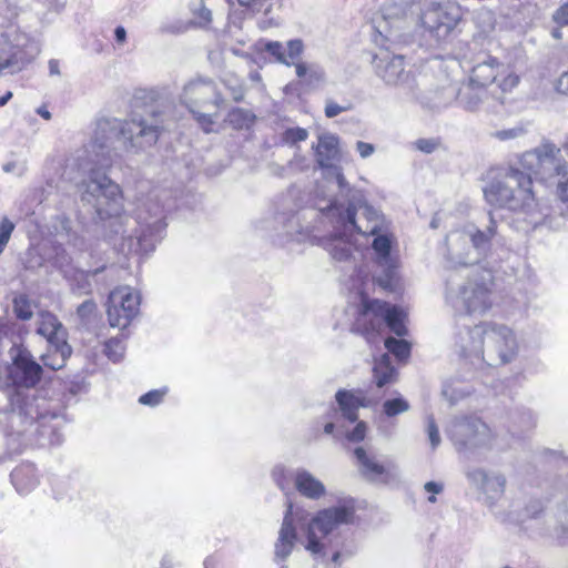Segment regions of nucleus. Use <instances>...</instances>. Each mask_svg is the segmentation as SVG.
<instances>
[{
  "label": "nucleus",
  "mask_w": 568,
  "mask_h": 568,
  "mask_svg": "<svg viewBox=\"0 0 568 568\" xmlns=\"http://www.w3.org/2000/svg\"><path fill=\"white\" fill-rule=\"evenodd\" d=\"M334 427H335V426H334V424H333V423H327V424L324 426V432H325L326 434H332V433H333V430H334Z\"/></svg>",
  "instance_id": "69168bd1"
},
{
  "label": "nucleus",
  "mask_w": 568,
  "mask_h": 568,
  "mask_svg": "<svg viewBox=\"0 0 568 568\" xmlns=\"http://www.w3.org/2000/svg\"><path fill=\"white\" fill-rule=\"evenodd\" d=\"M556 90L559 93L568 95V71L564 72L560 78L557 80Z\"/></svg>",
  "instance_id": "5fc2aeb1"
},
{
  "label": "nucleus",
  "mask_w": 568,
  "mask_h": 568,
  "mask_svg": "<svg viewBox=\"0 0 568 568\" xmlns=\"http://www.w3.org/2000/svg\"><path fill=\"white\" fill-rule=\"evenodd\" d=\"M454 101L458 103V85L447 82L436 89L427 98V103L433 109H442L450 105Z\"/></svg>",
  "instance_id": "2f4dec72"
},
{
  "label": "nucleus",
  "mask_w": 568,
  "mask_h": 568,
  "mask_svg": "<svg viewBox=\"0 0 568 568\" xmlns=\"http://www.w3.org/2000/svg\"><path fill=\"white\" fill-rule=\"evenodd\" d=\"M519 353L514 329L505 324L487 322L481 363L498 366L511 363Z\"/></svg>",
  "instance_id": "9b49d317"
},
{
  "label": "nucleus",
  "mask_w": 568,
  "mask_h": 568,
  "mask_svg": "<svg viewBox=\"0 0 568 568\" xmlns=\"http://www.w3.org/2000/svg\"><path fill=\"white\" fill-rule=\"evenodd\" d=\"M37 112H38V114H40L45 120H50L51 119V113L47 109H44V108H39Z\"/></svg>",
  "instance_id": "0e129e2a"
},
{
  "label": "nucleus",
  "mask_w": 568,
  "mask_h": 568,
  "mask_svg": "<svg viewBox=\"0 0 568 568\" xmlns=\"http://www.w3.org/2000/svg\"><path fill=\"white\" fill-rule=\"evenodd\" d=\"M396 377L397 372L392 365L389 356L387 354L382 355L381 358L375 362L373 367V378L375 385L378 388H382L386 385L395 383Z\"/></svg>",
  "instance_id": "7c9ffc66"
},
{
  "label": "nucleus",
  "mask_w": 568,
  "mask_h": 568,
  "mask_svg": "<svg viewBox=\"0 0 568 568\" xmlns=\"http://www.w3.org/2000/svg\"><path fill=\"white\" fill-rule=\"evenodd\" d=\"M326 214L352 234L356 232L363 236H371L388 231L384 215L366 203L362 191L353 187L338 193L327 206Z\"/></svg>",
  "instance_id": "20e7f679"
},
{
  "label": "nucleus",
  "mask_w": 568,
  "mask_h": 568,
  "mask_svg": "<svg viewBox=\"0 0 568 568\" xmlns=\"http://www.w3.org/2000/svg\"><path fill=\"white\" fill-rule=\"evenodd\" d=\"M560 149L549 140L519 155L520 168L509 165L484 189L486 202L514 212L515 227L529 232L545 223L548 214L539 207L532 191L531 174L550 189L568 210V166L559 159Z\"/></svg>",
  "instance_id": "f03ea898"
},
{
  "label": "nucleus",
  "mask_w": 568,
  "mask_h": 568,
  "mask_svg": "<svg viewBox=\"0 0 568 568\" xmlns=\"http://www.w3.org/2000/svg\"><path fill=\"white\" fill-rule=\"evenodd\" d=\"M14 227V224L8 217L0 221V253L8 244Z\"/></svg>",
  "instance_id": "a19ab883"
},
{
  "label": "nucleus",
  "mask_w": 568,
  "mask_h": 568,
  "mask_svg": "<svg viewBox=\"0 0 568 568\" xmlns=\"http://www.w3.org/2000/svg\"><path fill=\"white\" fill-rule=\"evenodd\" d=\"M313 149L320 168L328 170L329 173H332L337 184L338 193H344V191L351 186L345 180L341 166L337 165V162L341 160L338 136L328 132L322 133L318 135L317 144L313 145Z\"/></svg>",
  "instance_id": "6ab92c4d"
},
{
  "label": "nucleus",
  "mask_w": 568,
  "mask_h": 568,
  "mask_svg": "<svg viewBox=\"0 0 568 568\" xmlns=\"http://www.w3.org/2000/svg\"><path fill=\"white\" fill-rule=\"evenodd\" d=\"M462 8L457 4H428L422 13L423 26L438 41L445 40L462 20Z\"/></svg>",
  "instance_id": "a211bd4d"
},
{
  "label": "nucleus",
  "mask_w": 568,
  "mask_h": 568,
  "mask_svg": "<svg viewBox=\"0 0 568 568\" xmlns=\"http://www.w3.org/2000/svg\"><path fill=\"white\" fill-rule=\"evenodd\" d=\"M339 557H341V554L338 551L334 552L333 556H332V561L334 564H338L339 562Z\"/></svg>",
  "instance_id": "774afa93"
},
{
  "label": "nucleus",
  "mask_w": 568,
  "mask_h": 568,
  "mask_svg": "<svg viewBox=\"0 0 568 568\" xmlns=\"http://www.w3.org/2000/svg\"><path fill=\"white\" fill-rule=\"evenodd\" d=\"M162 128L155 113L148 118L133 114L124 121H97L91 142L75 162L78 169L87 175L79 186L81 201L101 221L118 219L124 211L120 185L105 174V170L112 166L118 156V149L123 148L131 152L144 150L158 141Z\"/></svg>",
  "instance_id": "f257e3e1"
},
{
  "label": "nucleus",
  "mask_w": 568,
  "mask_h": 568,
  "mask_svg": "<svg viewBox=\"0 0 568 568\" xmlns=\"http://www.w3.org/2000/svg\"><path fill=\"white\" fill-rule=\"evenodd\" d=\"M124 352L125 346L121 338H111L105 343L104 353L112 362L122 359Z\"/></svg>",
  "instance_id": "f704fd0d"
},
{
  "label": "nucleus",
  "mask_w": 568,
  "mask_h": 568,
  "mask_svg": "<svg viewBox=\"0 0 568 568\" xmlns=\"http://www.w3.org/2000/svg\"><path fill=\"white\" fill-rule=\"evenodd\" d=\"M448 435L458 450L481 455L503 450L499 437L478 417H460L452 422Z\"/></svg>",
  "instance_id": "6e6552de"
},
{
  "label": "nucleus",
  "mask_w": 568,
  "mask_h": 568,
  "mask_svg": "<svg viewBox=\"0 0 568 568\" xmlns=\"http://www.w3.org/2000/svg\"><path fill=\"white\" fill-rule=\"evenodd\" d=\"M506 98L485 87L464 81L458 85V105L467 112H498Z\"/></svg>",
  "instance_id": "dca6fc26"
},
{
  "label": "nucleus",
  "mask_w": 568,
  "mask_h": 568,
  "mask_svg": "<svg viewBox=\"0 0 568 568\" xmlns=\"http://www.w3.org/2000/svg\"><path fill=\"white\" fill-rule=\"evenodd\" d=\"M181 101L194 115L204 132H211L217 116L216 110L223 103L215 84L209 79L191 80L183 89Z\"/></svg>",
  "instance_id": "1a4fd4ad"
},
{
  "label": "nucleus",
  "mask_w": 568,
  "mask_h": 568,
  "mask_svg": "<svg viewBox=\"0 0 568 568\" xmlns=\"http://www.w3.org/2000/svg\"><path fill=\"white\" fill-rule=\"evenodd\" d=\"M367 426L364 422H358L354 429L347 434V439L351 442H362L366 436Z\"/></svg>",
  "instance_id": "a18cd8bd"
},
{
  "label": "nucleus",
  "mask_w": 568,
  "mask_h": 568,
  "mask_svg": "<svg viewBox=\"0 0 568 568\" xmlns=\"http://www.w3.org/2000/svg\"><path fill=\"white\" fill-rule=\"evenodd\" d=\"M197 17L201 21H203L205 24L210 23L212 21V12L206 7H201Z\"/></svg>",
  "instance_id": "13d9d810"
},
{
  "label": "nucleus",
  "mask_w": 568,
  "mask_h": 568,
  "mask_svg": "<svg viewBox=\"0 0 568 568\" xmlns=\"http://www.w3.org/2000/svg\"><path fill=\"white\" fill-rule=\"evenodd\" d=\"M263 49L275 58V60L286 67L294 64V60L300 59L304 51V43L301 39H293L286 42V47L278 41L264 42Z\"/></svg>",
  "instance_id": "393cba45"
},
{
  "label": "nucleus",
  "mask_w": 568,
  "mask_h": 568,
  "mask_svg": "<svg viewBox=\"0 0 568 568\" xmlns=\"http://www.w3.org/2000/svg\"><path fill=\"white\" fill-rule=\"evenodd\" d=\"M468 80H470L471 83H477L487 89L495 84L491 91L507 99V95L518 87L520 78L497 58L487 55L481 61H477L474 64Z\"/></svg>",
  "instance_id": "f8f14e48"
},
{
  "label": "nucleus",
  "mask_w": 568,
  "mask_h": 568,
  "mask_svg": "<svg viewBox=\"0 0 568 568\" xmlns=\"http://www.w3.org/2000/svg\"><path fill=\"white\" fill-rule=\"evenodd\" d=\"M552 19L558 24L568 26V1L555 11Z\"/></svg>",
  "instance_id": "09e8293b"
},
{
  "label": "nucleus",
  "mask_w": 568,
  "mask_h": 568,
  "mask_svg": "<svg viewBox=\"0 0 568 568\" xmlns=\"http://www.w3.org/2000/svg\"><path fill=\"white\" fill-rule=\"evenodd\" d=\"M427 435L430 442L432 449H436L440 444V435L435 419L429 416L427 418Z\"/></svg>",
  "instance_id": "37998d69"
},
{
  "label": "nucleus",
  "mask_w": 568,
  "mask_h": 568,
  "mask_svg": "<svg viewBox=\"0 0 568 568\" xmlns=\"http://www.w3.org/2000/svg\"><path fill=\"white\" fill-rule=\"evenodd\" d=\"M333 232L322 240L324 250L331 257L337 262H346L353 256L356 246L353 241V234L349 230H344L341 224L331 219Z\"/></svg>",
  "instance_id": "4be33fe9"
},
{
  "label": "nucleus",
  "mask_w": 568,
  "mask_h": 568,
  "mask_svg": "<svg viewBox=\"0 0 568 568\" xmlns=\"http://www.w3.org/2000/svg\"><path fill=\"white\" fill-rule=\"evenodd\" d=\"M493 276L489 272L468 277L459 283L452 274L446 281L445 301L456 312L484 315L493 306Z\"/></svg>",
  "instance_id": "423d86ee"
},
{
  "label": "nucleus",
  "mask_w": 568,
  "mask_h": 568,
  "mask_svg": "<svg viewBox=\"0 0 568 568\" xmlns=\"http://www.w3.org/2000/svg\"><path fill=\"white\" fill-rule=\"evenodd\" d=\"M292 505H288L284 516L278 537L275 542V558L276 560H286L293 551L297 538L296 529L293 524Z\"/></svg>",
  "instance_id": "b1692460"
},
{
  "label": "nucleus",
  "mask_w": 568,
  "mask_h": 568,
  "mask_svg": "<svg viewBox=\"0 0 568 568\" xmlns=\"http://www.w3.org/2000/svg\"><path fill=\"white\" fill-rule=\"evenodd\" d=\"M136 222L141 232L136 235V245L140 250H148L154 246V237L164 230V209L155 199H148L138 206Z\"/></svg>",
  "instance_id": "f3484780"
},
{
  "label": "nucleus",
  "mask_w": 568,
  "mask_h": 568,
  "mask_svg": "<svg viewBox=\"0 0 568 568\" xmlns=\"http://www.w3.org/2000/svg\"><path fill=\"white\" fill-rule=\"evenodd\" d=\"M284 468L282 467H276L274 470H273V478L274 480L276 481L277 486L284 490L285 489V485H284V481H283V477H284Z\"/></svg>",
  "instance_id": "6e6d98bb"
},
{
  "label": "nucleus",
  "mask_w": 568,
  "mask_h": 568,
  "mask_svg": "<svg viewBox=\"0 0 568 568\" xmlns=\"http://www.w3.org/2000/svg\"><path fill=\"white\" fill-rule=\"evenodd\" d=\"M494 516L497 520H499L503 524H514L518 525L523 523L527 517H530V514L521 515L517 514L516 511L510 510L509 513L506 511H499L494 510Z\"/></svg>",
  "instance_id": "4c0bfd02"
},
{
  "label": "nucleus",
  "mask_w": 568,
  "mask_h": 568,
  "mask_svg": "<svg viewBox=\"0 0 568 568\" xmlns=\"http://www.w3.org/2000/svg\"><path fill=\"white\" fill-rule=\"evenodd\" d=\"M373 63L375 74L386 87L396 88L409 98L416 95L417 83L413 73L405 69L403 55L385 52L375 55Z\"/></svg>",
  "instance_id": "ddd939ff"
},
{
  "label": "nucleus",
  "mask_w": 568,
  "mask_h": 568,
  "mask_svg": "<svg viewBox=\"0 0 568 568\" xmlns=\"http://www.w3.org/2000/svg\"><path fill=\"white\" fill-rule=\"evenodd\" d=\"M141 296L130 286L113 290L108 298L106 315L112 327L123 329L138 315Z\"/></svg>",
  "instance_id": "4468645a"
},
{
  "label": "nucleus",
  "mask_w": 568,
  "mask_h": 568,
  "mask_svg": "<svg viewBox=\"0 0 568 568\" xmlns=\"http://www.w3.org/2000/svg\"><path fill=\"white\" fill-rule=\"evenodd\" d=\"M95 303L91 300H88L79 305L77 313L82 320H89L90 316L95 312Z\"/></svg>",
  "instance_id": "49530a36"
},
{
  "label": "nucleus",
  "mask_w": 568,
  "mask_h": 568,
  "mask_svg": "<svg viewBox=\"0 0 568 568\" xmlns=\"http://www.w3.org/2000/svg\"><path fill=\"white\" fill-rule=\"evenodd\" d=\"M415 145L424 153H432L437 148V143L432 139H419L415 142Z\"/></svg>",
  "instance_id": "8fccbe9b"
},
{
  "label": "nucleus",
  "mask_w": 568,
  "mask_h": 568,
  "mask_svg": "<svg viewBox=\"0 0 568 568\" xmlns=\"http://www.w3.org/2000/svg\"><path fill=\"white\" fill-rule=\"evenodd\" d=\"M115 40L118 43L123 44L126 40V31L123 27L119 26L114 30Z\"/></svg>",
  "instance_id": "bf43d9fd"
},
{
  "label": "nucleus",
  "mask_w": 568,
  "mask_h": 568,
  "mask_svg": "<svg viewBox=\"0 0 568 568\" xmlns=\"http://www.w3.org/2000/svg\"><path fill=\"white\" fill-rule=\"evenodd\" d=\"M354 513L355 507L352 500L318 511L307 525L306 550L312 555H321L323 551L321 539L339 525L349 524L353 520Z\"/></svg>",
  "instance_id": "9d476101"
},
{
  "label": "nucleus",
  "mask_w": 568,
  "mask_h": 568,
  "mask_svg": "<svg viewBox=\"0 0 568 568\" xmlns=\"http://www.w3.org/2000/svg\"><path fill=\"white\" fill-rule=\"evenodd\" d=\"M358 469L363 476L375 480L387 473L386 466L381 464L376 456L367 454L363 447H357L354 452Z\"/></svg>",
  "instance_id": "c85d7f7f"
},
{
  "label": "nucleus",
  "mask_w": 568,
  "mask_h": 568,
  "mask_svg": "<svg viewBox=\"0 0 568 568\" xmlns=\"http://www.w3.org/2000/svg\"><path fill=\"white\" fill-rule=\"evenodd\" d=\"M348 110H349L348 105L343 106V105H339L336 102L329 100L326 102V105H325V115L327 118H335L338 114H341L342 112H345Z\"/></svg>",
  "instance_id": "de8ad7c7"
},
{
  "label": "nucleus",
  "mask_w": 568,
  "mask_h": 568,
  "mask_svg": "<svg viewBox=\"0 0 568 568\" xmlns=\"http://www.w3.org/2000/svg\"><path fill=\"white\" fill-rule=\"evenodd\" d=\"M50 75H60V63L55 59H51L48 63Z\"/></svg>",
  "instance_id": "052dcab7"
},
{
  "label": "nucleus",
  "mask_w": 568,
  "mask_h": 568,
  "mask_svg": "<svg viewBox=\"0 0 568 568\" xmlns=\"http://www.w3.org/2000/svg\"><path fill=\"white\" fill-rule=\"evenodd\" d=\"M295 72L298 78H304L308 72L310 77L314 79H322L323 72L318 69H308L307 64L304 62H297V60H294Z\"/></svg>",
  "instance_id": "c03bdc74"
},
{
  "label": "nucleus",
  "mask_w": 568,
  "mask_h": 568,
  "mask_svg": "<svg viewBox=\"0 0 568 568\" xmlns=\"http://www.w3.org/2000/svg\"><path fill=\"white\" fill-rule=\"evenodd\" d=\"M12 364L7 367V377H0V388L12 386L10 394L11 410L6 414L11 432L17 435L27 433L37 422L47 418L42 410L47 404L37 396L34 385L40 381L42 368L31 353L23 346L10 348Z\"/></svg>",
  "instance_id": "7ed1b4c3"
},
{
  "label": "nucleus",
  "mask_w": 568,
  "mask_h": 568,
  "mask_svg": "<svg viewBox=\"0 0 568 568\" xmlns=\"http://www.w3.org/2000/svg\"><path fill=\"white\" fill-rule=\"evenodd\" d=\"M466 477L471 487L479 493V499L494 510L505 494L506 476L499 470L474 467L466 471Z\"/></svg>",
  "instance_id": "2eb2a0df"
},
{
  "label": "nucleus",
  "mask_w": 568,
  "mask_h": 568,
  "mask_svg": "<svg viewBox=\"0 0 568 568\" xmlns=\"http://www.w3.org/2000/svg\"><path fill=\"white\" fill-rule=\"evenodd\" d=\"M335 399L343 417L352 423L357 420L361 407H369L373 404V400L359 388L339 389L335 394Z\"/></svg>",
  "instance_id": "5701e85b"
},
{
  "label": "nucleus",
  "mask_w": 568,
  "mask_h": 568,
  "mask_svg": "<svg viewBox=\"0 0 568 568\" xmlns=\"http://www.w3.org/2000/svg\"><path fill=\"white\" fill-rule=\"evenodd\" d=\"M372 248L383 274L376 277L377 284L386 291H395L397 286V265L390 255L392 240L386 232L373 235Z\"/></svg>",
  "instance_id": "aec40b11"
},
{
  "label": "nucleus",
  "mask_w": 568,
  "mask_h": 568,
  "mask_svg": "<svg viewBox=\"0 0 568 568\" xmlns=\"http://www.w3.org/2000/svg\"><path fill=\"white\" fill-rule=\"evenodd\" d=\"M11 481L19 494L31 493L39 485L37 469L32 464H21L11 473Z\"/></svg>",
  "instance_id": "cd10ccee"
},
{
  "label": "nucleus",
  "mask_w": 568,
  "mask_h": 568,
  "mask_svg": "<svg viewBox=\"0 0 568 568\" xmlns=\"http://www.w3.org/2000/svg\"><path fill=\"white\" fill-rule=\"evenodd\" d=\"M71 353V346L67 341L57 342L48 345V351L41 356V359L45 367L58 371L65 365V362L70 357Z\"/></svg>",
  "instance_id": "c756f323"
},
{
  "label": "nucleus",
  "mask_w": 568,
  "mask_h": 568,
  "mask_svg": "<svg viewBox=\"0 0 568 568\" xmlns=\"http://www.w3.org/2000/svg\"><path fill=\"white\" fill-rule=\"evenodd\" d=\"M409 403L403 397L387 399L383 404V412L387 417H395L399 414L408 412Z\"/></svg>",
  "instance_id": "473e14b6"
},
{
  "label": "nucleus",
  "mask_w": 568,
  "mask_h": 568,
  "mask_svg": "<svg viewBox=\"0 0 568 568\" xmlns=\"http://www.w3.org/2000/svg\"><path fill=\"white\" fill-rule=\"evenodd\" d=\"M385 347L398 359L407 358L410 353V346L406 341L396 339L394 337H389L385 341Z\"/></svg>",
  "instance_id": "72a5a7b5"
},
{
  "label": "nucleus",
  "mask_w": 568,
  "mask_h": 568,
  "mask_svg": "<svg viewBox=\"0 0 568 568\" xmlns=\"http://www.w3.org/2000/svg\"><path fill=\"white\" fill-rule=\"evenodd\" d=\"M165 393L166 388L150 390L139 398V403L148 406H156L162 402Z\"/></svg>",
  "instance_id": "ea45409f"
},
{
  "label": "nucleus",
  "mask_w": 568,
  "mask_h": 568,
  "mask_svg": "<svg viewBox=\"0 0 568 568\" xmlns=\"http://www.w3.org/2000/svg\"><path fill=\"white\" fill-rule=\"evenodd\" d=\"M295 487L308 499H320L325 495L324 484L305 469H297L294 477Z\"/></svg>",
  "instance_id": "bb28decb"
},
{
  "label": "nucleus",
  "mask_w": 568,
  "mask_h": 568,
  "mask_svg": "<svg viewBox=\"0 0 568 568\" xmlns=\"http://www.w3.org/2000/svg\"><path fill=\"white\" fill-rule=\"evenodd\" d=\"M308 136L307 130L303 128L287 129L283 134V140L286 143L295 144L297 142L305 141Z\"/></svg>",
  "instance_id": "58836bf2"
},
{
  "label": "nucleus",
  "mask_w": 568,
  "mask_h": 568,
  "mask_svg": "<svg viewBox=\"0 0 568 568\" xmlns=\"http://www.w3.org/2000/svg\"><path fill=\"white\" fill-rule=\"evenodd\" d=\"M425 490L430 494H440L444 489L443 484L436 481H427L424 486Z\"/></svg>",
  "instance_id": "4d7b16f0"
},
{
  "label": "nucleus",
  "mask_w": 568,
  "mask_h": 568,
  "mask_svg": "<svg viewBox=\"0 0 568 568\" xmlns=\"http://www.w3.org/2000/svg\"><path fill=\"white\" fill-rule=\"evenodd\" d=\"M356 151L362 159H367L375 152V146L372 143L357 141Z\"/></svg>",
  "instance_id": "3c124183"
},
{
  "label": "nucleus",
  "mask_w": 568,
  "mask_h": 568,
  "mask_svg": "<svg viewBox=\"0 0 568 568\" xmlns=\"http://www.w3.org/2000/svg\"><path fill=\"white\" fill-rule=\"evenodd\" d=\"M485 230L474 224L453 230L446 236V262L449 268L466 267L478 263L497 236V221L491 212Z\"/></svg>",
  "instance_id": "39448f33"
},
{
  "label": "nucleus",
  "mask_w": 568,
  "mask_h": 568,
  "mask_svg": "<svg viewBox=\"0 0 568 568\" xmlns=\"http://www.w3.org/2000/svg\"><path fill=\"white\" fill-rule=\"evenodd\" d=\"M526 134V129L523 125H517L509 129L498 130L493 133V136L499 141H508L521 138Z\"/></svg>",
  "instance_id": "e433bc0d"
},
{
  "label": "nucleus",
  "mask_w": 568,
  "mask_h": 568,
  "mask_svg": "<svg viewBox=\"0 0 568 568\" xmlns=\"http://www.w3.org/2000/svg\"><path fill=\"white\" fill-rule=\"evenodd\" d=\"M487 322L459 329L454 335V349L474 364H480L484 354Z\"/></svg>",
  "instance_id": "412c9836"
},
{
  "label": "nucleus",
  "mask_w": 568,
  "mask_h": 568,
  "mask_svg": "<svg viewBox=\"0 0 568 568\" xmlns=\"http://www.w3.org/2000/svg\"><path fill=\"white\" fill-rule=\"evenodd\" d=\"M241 7L248 8L253 11H260L266 0H235Z\"/></svg>",
  "instance_id": "603ef678"
},
{
  "label": "nucleus",
  "mask_w": 568,
  "mask_h": 568,
  "mask_svg": "<svg viewBox=\"0 0 568 568\" xmlns=\"http://www.w3.org/2000/svg\"><path fill=\"white\" fill-rule=\"evenodd\" d=\"M562 529L565 532H568V513L565 515V518L562 519Z\"/></svg>",
  "instance_id": "338daca9"
},
{
  "label": "nucleus",
  "mask_w": 568,
  "mask_h": 568,
  "mask_svg": "<svg viewBox=\"0 0 568 568\" xmlns=\"http://www.w3.org/2000/svg\"><path fill=\"white\" fill-rule=\"evenodd\" d=\"M232 94H233V99L235 101H241L243 99V89H242V87L234 88Z\"/></svg>",
  "instance_id": "680f3d73"
},
{
  "label": "nucleus",
  "mask_w": 568,
  "mask_h": 568,
  "mask_svg": "<svg viewBox=\"0 0 568 568\" xmlns=\"http://www.w3.org/2000/svg\"><path fill=\"white\" fill-rule=\"evenodd\" d=\"M26 67V62L19 61L16 55L0 62V73H16Z\"/></svg>",
  "instance_id": "79ce46f5"
},
{
  "label": "nucleus",
  "mask_w": 568,
  "mask_h": 568,
  "mask_svg": "<svg viewBox=\"0 0 568 568\" xmlns=\"http://www.w3.org/2000/svg\"><path fill=\"white\" fill-rule=\"evenodd\" d=\"M11 98L12 93L10 91H8L4 95L0 97V106L6 105Z\"/></svg>",
  "instance_id": "e2e57ef3"
},
{
  "label": "nucleus",
  "mask_w": 568,
  "mask_h": 568,
  "mask_svg": "<svg viewBox=\"0 0 568 568\" xmlns=\"http://www.w3.org/2000/svg\"><path fill=\"white\" fill-rule=\"evenodd\" d=\"M36 324L37 333L47 339L48 345L67 341V331L55 315L42 312L38 315Z\"/></svg>",
  "instance_id": "a878e982"
},
{
  "label": "nucleus",
  "mask_w": 568,
  "mask_h": 568,
  "mask_svg": "<svg viewBox=\"0 0 568 568\" xmlns=\"http://www.w3.org/2000/svg\"><path fill=\"white\" fill-rule=\"evenodd\" d=\"M13 310L17 317L23 321L30 320L33 314L32 305L24 296H19L14 298Z\"/></svg>",
  "instance_id": "c9c22d12"
},
{
  "label": "nucleus",
  "mask_w": 568,
  "mask_h": 568,
  "mask_svg": "<svg viewBox=\"0 0 568 568\" xmlns=\"http://www.w3.org/2000/svg\"><path fill=\"white\" fill-rule=\"evenodd\" d=\"M455 394H457L459 397L464 396L466 393L462 389H455L452 386L446 385L443 388V395L449 399V402L453 404L456 400Z\"/></svg>",
  "instance_id": "864d4df0"
},
{
  "label": "nucleus",
  "mask_w": 568,
  "mask_h": 568,
  "mask_svg": "<svg viewBox=\"0 0 568 568\" xmlns=\"http://www.w3.org/2000/svg\"><path fill=\"white\" fill-rule=\"evenodd\" d=\"M386 324L397 336H405V313L397 306H392L379 300L362 297V305L353 329L365 335L367 342H372L382 326Z\"/></svg>",
  "instance_id": "0eeeda50"
}]
</instances>
